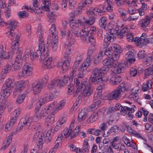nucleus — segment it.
I'll list each match as a JSON object with an SVG mask.
<instances>
[{
    "mask_svg": "<svg viewBox=\"0 0 153 153\" xmlns=\"http://www.w3.org/2000/svg\"><path fill=\"white\" fill-rule=\"evenodd\" d=\"M129 85L124 82L121 83L119 85L111 94L107 95V99L110 100H120L122 95L125 91H128L129 89Z\"/></svg>",
    "mask_w": 153,
    "mask_h": 153,
    "instance_id": "obj_1",
    "label": "nucleus"
},
{
    "mask_svg": "<svg viewBox=\"0 0 153 153\" xmlns=\"http://www.w3.org/2000/svg\"><path fill=\"white\" fill-rule=\"evenodd\" d=\"M19 39V36L17 35L15 38L14 42L12 41L11 43V50L7 54H5V51L4 50V47L2 46V48H0V57L3 58L5 59H8L11 63V61L12 59L13 53L17 50L19 48L18 39Z\"/></svg>",
    "mask_w": 153,
    "mask_h": 153,
    "instance_id": "obj_2",
    "label": "nucleus"
},
{
    "mask_svg": "<svg viewBox=\"0 0 153 153\" xmlns=\"http://www.w3.org/2000/svg\"><path fill=\"white\" fill-rule=\"evenodd\" d=\"M32 121L31 117L22 118L20 121L15 131H13L6 139L5 141L7 145H9L12 141V136L17 134L22 128V127H25V128H27L30 126Z\"/></svg>",
    "mask_w": 153,
    "mask_h": 153,
    "instance_id": "obj_3",
    "label": "nucleus"
},
{
    "mask_svg": "<svg viewBox=\"0 0 153 153\" xmlns=\"http://www.w3.org/2000/svg\"><path fill=\"white\" fill-rule=\"evenodd\" d=\"M94 90L93 87L90 86H86L85 84H81L77 88L74 94V97H78L81 98L82 97H88L91 95Z\"/></svg>",
    "mask_w": 153,
    "mask_h": 153,
    "instance_id": "obj_4",
    "label": "nucleus"
},
{
    "mask_svg": "<svg viewBox=\"0 0 153 153\" xmlns=\"http://www.w3.org/2000/svg\"><path fill=\"white\" fill-rule=\"evenodd\" d=\"M39 48V49L35 52L36 56L37 58H39L41 60H42L43 63L42 65V68L43 70L48 69L51 68L50 65L52 61V59L51 57H48V54L46 55H42V51Z\"/></svg>",
    "mask_w": 153,
    "mask_h": 153,
    "instance_id": "obj_5",
    "label": "nucleus"
},
{
    "mask_svg": "<svg viewBox=\"0 0 153 153\" xmlns=\"http://www.w3.org/2000/svg\"><path fill=\"white\" fill-rule=\"evenodd\" d=\"M20 113L19 109H16L13 112L11 116L10 122L8 123H7L5 126V130L6 131H8L11 129V127L16 122V119L19 116Z\"/></svg>",
    "mask_w": 153,
    "mask_h": 153,
    "instance_id": "obj_6",
    "label": "nucleus"
},
{
    "mask_svg": "<svg viewBox=\"0 0 153 153\" xmlns=\"http://www.w3.org/2000/svg\"><path fill=\"white\" fill-rule=\"evenodd\" d=\"M101 71L100 69L98 68H95L93 69L89 80L90 83L91 82L94 84L95 83L98 78H99L102 75Z\"/></svg>",
    "mask_w": 153,
    "mask_h": 153,
    "instance_id": "obj_7",
    "label": "nucleus"
},
{
    "mask_svg": "<svg viewBox=\"0 0 153 153\" xmlns=\"http://www.w3.org/2000/svg\"><path fill=\"white\" fill-rule=\"evenodd\" d=\"M128 65V62L126 61H121L115 64L114 71H115L116 73L119 74L122 72L125 69Z\"/></svg>",
    "mask_w": 153,
    "mask_h": 153,
    "instance_id": "obj_8",
    "label": "nucleus"
},
{
    "mask_svg": "<svg viewBox=\"0 0 153 153\" xmlns=\"http://www.w3.org/2000/svg\"><path fill=\"white\" fill-rule=\"evenodd\" d=\"M65 100L61 101L58 104H56V102H54L51 103L49 106H48L47 110H52V111H54L56 110H58L62 108L65 103Z\"/></svg>",
    "mask_w": 153,
    "mask_h": 153,
    "instance_id": "obj_9",
    "label": "nucleus"
},
{
    "mask_svg": "<svg viewBox=\"0 0 153 153\" xmlns=\"http://www.w3.org/2000/svg\"><path fill=\"white\" fill-rule=\"evenodd\" d=\"M23 69L21 76L27 77L32 75L33 69L30 65L27 63L25 64L23 66Z\"/></svg>",
    "mask_w": 153,
    "mask_h": 153,
    "instance_id": "obj_10",
    "label": "nucleus"
},
{
    "mask_svg": "<svg viewBox=\"0 0 153 153\" xmlns=\"http://www.w3.org/2000/svg\"><path fill=\"white\" fill-rule=\"evenodd\" d=\"M12 92V90L7 87L4 85H3L1 89L0 92V96L1 97H3L5 99L7 98L10 95Z\"/></svg>",
    "mask_w": 153,
    "mask_h": 153,
    "instance_id": "obj_11",
    "label": "nucleus"
},
{
    "mask_svg": "<svg viewBox=\"0 0 153 153\" xmlns=\"http://www.w3.org/2000/svg\"><path fill=\"white\" fill-rule=\"evenodd\" d=\"M61 127L62 125L60 124V123H57L56 125L54 128V129H51V131H48L46 133L45 140H48L49 141H50L51 139L52 134H53V133H51V132H52V131L53 130V132H56Z\"/></svg>",
    "mask_w": 153,
    "mask_h": 153,
    "instance_id": "obj_12",
    "label": "nucleus"
},
{
    "mask_svg": "<svg viewBox=\"0 0 153 153\" xmlns=\"http://www.w3.org/2000/svg\"><path fill=\"white\" fill-rule=\"evenodd\" d=\"M85 1L84 0H82L79 4V6L78 8H76L75 11L74 13H71L70 16L72 18H73L76 15L80 14L82 12V10L84 8V2Z\"/></svg>",
    "mask_w": 153,
    "mask_h": 153,
    "instance_id": "obj_13",
    "label": "nucleus"
},
{
    "mask_svg": "<svg viewBox=\"0 0 153 153\" xmlns=\"http://www.w3.org/2000/svg\"><path fill=\"white\" fill-rule=\"evenodd\" d=\"M88 111L85 108L82 109L78 115L77 121L81 122L83 121L87 116Z\"/></svg>",
    "mask_w": 153,
    "mask_h": 153,
    "instance_id": "obj_14",
    "label": "nucleus"
},
{
    "mask_svg": "<svg viewBox=\"0 0 153 153\" xmlns=\"http://www.w3.org/2000/svg\"><path fill=\"white\" fill-rule=\"evenodd\" d=\"M134 41L136 42V44L138 46H139V47H142L143 46L146 45L148 44L147 39H146L145 38H135Z\"/></svg>",
    "mask_w": 153,
    "mask_h": 153,
    "instance_id": "obj_15",
    "label": "nucleus"
},
{
    "mask_svg": "<svg viewBox=\"0 0 153 153\" xmlns=\"http://www.w3.org/2000/svg\"><path fill=\"white\" fill-rule=\"evenodd\" d=\"M135 109H136V107L134 105H132L131 108H129L128 106H124L123 107H121L120 109V112L121 114L124 115L127 113V111H131V113H134Z\"/></svg>",
    "mask_w": 153,
    "mask_h": 153,
    "instance_id": "obj_16",
    "label": "nucleus"
},
{
    "mask_svg": "<svg viewBox=\"0 0 153 153\" xmlns=\"http://www.w3.org/2000/svg\"><path fill=\"white\" fill-rule=\"evenodd\" d=\"M71 30H69L68 32V35H67V45L68 47H70L73 45L75 42L76 40L75 39L72 38V34H71Z\"/></svg>",
    "mask_w": 153,
    "mask_h": 153,
    "instance_id": "obj_17",
    "label": "nucleus"
},
{
    "mask_svg": "<svg viewBox=\"0 0 153 153\" xmlns=\"http://www.w3.org/2000/svg\"><path fill=\"white\" fill-rule=\"evenodd\" d=\"M49 13L47 14L48 20L49 22L51 23H54L56 20V16L55 15V13L52 11H50L49 9Z\"/></svg>",
    "mask_w": 153,
    "mask_h": 153,
    "instance_id": "obj_18",
    "label": "nucleus"
},
{
    "mask_svg": "<svg viewBox=\"0 0 153 153\" xmlns=\"http://www.w3.org/2000/svg\"><path fill=\"white\" fill-rule=\"evenodd\" d=\"M112 50L114 54L116 53L117 54H119L122 52V51L121 49V47L120 46L115 44H112L111 45V49L110 51Z\"/></svg>",
    "mask_w": 153,
    "mask_h": 153,
    "instance_id": "obj_19",
    "label": "nucleus"
},
{
    "mask_svg": "<svg viewBox=\"0 0 153 153\" xmlns=\"http://www.w3.org/2000/svg\"><path fill=\"white\" fill-rule=\"evenodd\" d=\"M100 112V111H99L92 114L87 120V122L88 123H91L96 121L99 117L98 114Z\"/></svg>",
    "mask_w": 153,
    "mask_h": 153,
    "instance_id": "obj_20",
    "label": "nucleus"
},
{
    "mask_svg": "<svg viewBox=\"0 0 153 153\" xmlns=\"http://www.w3.org/2000/svg\"><path fill=\"white\" fill-rule=\"evenodd\" d=\"M68 79V78H65V76H64L60 79L56 80L57 86L59 87H61L65 85L67 83Z\"/></svg>",
    "mask_w": 153,
    "mask_h": 153,
    "instance_id": "obj_21",
    "label": "nucleus"
},
{
    "mask_svg": "<svg viewBox=\"0 0 153 153\" xmlns=\"http://www.w3.org/2000/svg\"><path fill=\"white\" fill-rule=\"evenodd\" d=\"M121 80V77L116 75H113L110 79L111 83L113 85H116L119 84Z\"/></svg>",
    "mask_w": 153,
    "mask_h": 153,
    "instance_id": "obj_22",
    "label": "nucleus"
},
{
    "mask_svg": "<svg viewBox=\"0 0 153 153\" xmlns=\"http://www.w3.org/2000/svg\"><path fill=\"white\" fill-rule=\"evenodd\" d=\"M52 116L50 115H48L45 119V121L47 123L46 124L48 126H51L53 124L54 119L53 118V115L52 114V112L51 113Z\"/></svg>",
    "mask_w": 153,
    "mask_h": 153,
    "instance_id": "obj_23",
    "label": "nucleus"
},
{
    "mask_svg": "<svg viewBox=\"0 0 153 153\" xmlns=\"http://www.w3.org/2000/svg\"><path fill=\"white\" fill-rule=\"evenodd\" d=\"M74 123V122L72 121L70 124L69 129L68 128H65L62 131V133L63 134L64 136H65V138L68 137L70 135L73 129V128L71 127V125H73Z\"/></svg>",
    "mask_w": 153,
    "mask_h": 153,
    "instance_id": "obj_24",
    "label": "nucleus"
},
{
    "mask_svg": "<svg viewBox=\"0 0 153 153\" xmlns=\"http://www.w3.org/2000/svg\"><path fill=\"white\" fill-rule=\"evenodd\" d=\"M150 23V20L149 17L146 16L145 19H141L139 23V25L141 27H143L144 26H148Z\"/></svg>",
    "mask_w": 153,
    "mask_h": 153,
    "instance_id": "obj_25",
    "label": "nucleus"
},
{
    "mask_svg": "<svg viewBox=\"0 0 153 153\" xmlns=\"http://www.w3.org/2000/svg\"><path fill=\"white\" fill-rule=\"evenodd\" d=\"M18 23V22L14 20H10L8 21V29L10 30V31H13L14 29L17 27V24Z\"/></svg>",
    "mask_w": 153,
    "mask_h": 153,
    "instance_id": "obj_26",
    "label": "nucleus"
},
{
    "mask_svg": "<svg viewBox=\"0 0 153 153\" xmlns=\"http://www.w3.org/2000/svg\"><path fill=\"white\" fill-rule=\"evenodd\" d=\"M90 61V57H87L82 64V66L80 69L81 70L85 71V70H86L89 65Z\"/></svg>",
    "mask_w": 153,
    "mask_h": 153,
    "instance_id": "obj_27",
    "label": "nucleus"
},
{
    "mask_svg": "<svg viewBox=\"0 0 153 153\" xmlns=\"http://www.w3.org/2000/svg\"><path fill=\"white\" fill-rule=\"evenodd\" d=\"M42 85L39 82H37L34 87H33V91L34 94H36L40 93L41 91Z\"/></svg>",
    "mask_w": 153,
    "mask_h": 153,
    "instance_id": "obj_28",
    "label": "nucleus"
},
{
    "mask_svg": "<svg viewBox=\"0 0 153 153\" xmlns=\"http://www.w3.org/2000/svg\"><path fill=\"white\" fill-rule=\"evenodd\" d=\"M15 51H17L15 61H18V62H22V51L18 48L17 50Z\"/></svg>",
    "mask_w": 153,
    "mask_h": 153,
    "instance_id": "obj_29",
    "label": "nucleus"
},
{
    "mask_svg": "<svg viewBox=\"0 0 153 153\" xmlns=\"http://www.w3.org/2000/svg\"><path fill=\"white\" fill-rule=\"evenodd\" d=\"M56 27L55 25L53 24L49 31V33L52 35V39L57 38V36L56 34Z\"/></svg>",
    "mask_w": 153,
    "mask_h": 153,
    "instance_id": "obj_30",
    "label": "nucleus"
},
{
    "mask_svg": "<svg viewBox=\"0 0 153 153\" xmlns=\"http://www.w3.org/2000/svg\"><path fill=\"white\" fill-rule=\"evenodd\" d=\"M89 139H86L85 140L84 143L83 145L82 149L85 152H89V149L90 148V146L89 145L88 141Z\"/></svg>",
    "mask_w": 153,
    "mask_h": 153,
    "instance_id": "obj_31",
    "label": "nucleus"
},
{
    "mask_svg": "<svg viewBox=\"0 0 153 153\" xmlns=\"http://www.w3.org/2000/svg\"><path fill=\"white\" fill-rule=\"evenodd\" d=\"M97 81L95 84H100L102 82L105 83L108 80V77L106 76H102L99 78H98Z\"/></svg>",
    "mask_w": 153,
    "mask_h": 153,
    "instance_id": "obj_32",
    "label": "nucleus"
},
{
    "mask_svg": "<svg viewBox=\"0 0 153 153\" xmlns=\"http://www.w3.org/2000/svg\"><path fill=\"white\" fill-rule=\"evenodd\" d=\"M106 17L105 16H102L99 20V25L100 27L102 28L105 29L106 24Z\"/></svg>",
    "mask_w": 153,
    "mask_h": 153,
    "instance_id": "obj_33",
    "label": "nucleus"
},
{
    "mask_svg": "<svg viewBox=\"0 0 153 153\" xmlns=\"http://www.w3.org/2000/svg\"><path fill=\"white\" fill-rule=\"evenodd\" d=\"M26 95V93H24L22 95L19 96L16 100V104H19L22 103L23 102Z\"/></svg>",
    "mask_w": 153,
    "mask_h": 153,
    "instance_id": "obj_34",
    "label": "nucleus"
},
{
    "mask_svg": "<svg viewBox=\"0 0 153 153\" xmlns=\"http://www.w3.org/2000/svg\"><path fill=\"white\" fill-rule=\"evenodd\" d=\"M92 32L90 33V35L88 36V40L91 44L94 46L96 45V38L92 35Z\"/></svg>",
    "mask_w": 153,
    "mask_h": 153,
    "instance_id": "obj_35",
    "label": "nucleus"
},
{
    "mask_svg": "<svg viewBox=\"0 0 153 153\" xmlns=\"http://www.w3.org/2000/svg\"><path fill=\"white\" fill-rule=\"evenodd\" d=\"M25 85V81L24 80L19 81L18 82L16 88L22 91L24 88Z\"/></svg>",
    "mask_w": 153,
    "mask_h": 153,
    "instance_id": "obj_36",
    "label": "nucleus"
},
{
    "mask_svg": "<svg viewBox=\"0 0 153 153\" xmlns=\"http://www.w3.org/2000/svg\"><path fill=\"white\" fill-rule=\"evenodd\" d=\"M102 62L104 65L108 66L111 65L113 63V60L111 59L110 56L108 57V58L105 59Z\"/></svg>",
    "mask_w": 153,
    "mask_h": 153,
    "instance_id": "obj_37",
    "label": "nucleus"
},
{
    "mask_svg": "<svg viewBox=\"0 0 153 153\" xmlns=\"http://www.w3.org/2000/svg\"><path fill=\"white\" fill-rule=\"evenodd\" d=\"M58 42L57 38L52 39V50L53 52H55L57 49V45L56 44Z\"/></svg>",
    "mask_w": 153,
    "mask_h": 153,
    "instance_id": "obj_38",
    "label": "nucleus"
},
{
    "mask_svg": "<svg viewBox=\"0 0 153 153\" xmlns=\"http://www.w3.org/2000/svg\"><path fill=\"white\" fill-rule=\"evenodd\" d=\"M71 33H73V34L74 35L76 36V37H83V35H81V30L79 28H77L76 30H72L71 31Z\"/></svg>",
    "mask_w": 153,
    "mask_h": 153,
    "instance_id": "obj_39",
    "label": "nucleus"
},
{
    "mask_svg": "<svg viewBox=\"0 0 153 153\" xmlns=\"http://www.w3.org/2000/svg\"><path fill=\"white\" fill-rule=\"evenodd\" d=\"M7 82V83L5 84H4V85L9 88H10V89L12 90L13 88L14 84V81L11 79H8Z\"/></svg>",
    "mask_w": 153,
    "mask_h": 153,
    "instance_id": "obj_40",
    "label": "nucleus"
},
{
    "mask_svg": "<svg viewBox=\"0 0 153 153\" xmlns=\"http://www.w3.org/2000/svg\"><path fill=\"white\" fill-rule=\"evenodd\" d=\"M144 50H141L139 51L137 54V57L139 59H141L144 58L146 56V54Z\"/></svg>",
    "mask_w": 153,
    "mask_h": 153,
    "instance_id": "obj_41",
    "label": "nucleus"
},
{
    "mask_svg": "<svg viewBox=\"0 0 153 153\" xmlns=\"http://www.w3.org/2000/svg\"><path fill=\"white\" fill-rule=\"evenodd\" d=\"M70 60H69L68 58H67L64 60L62 65V67L63 70L64 69L65 70L67 69L68 67L70 65Z\"/></svg>",
    "mask_w": 153,
    "mask_h": 153,
    "instance_id": "obj_42",
    "label": "nucleus"
},
{
    "mask_svg": "<svg viewBox=\"0 0 153 153\" xmlns=\"http://www.w3.org/2000/svg\"><path fill=\"white\" fill-rule=\"evenodd\" d=\"M39 38V49H42V47H44V50H45V47H44V40L43 36L38 37Z\"/></svg>",
    "mask_w": 153,
    "mask_h": 153,
    "instance_id": "obj_43",
    "label": "nucleus"
},
{
    "mask_svg": "<svg viewBox=\"0 0 153 153\" xmlns=\"http://www.w3.org/2000/svg\"><path fill=\"white\" fill-rule=\"evenodd\" d=\"M47 107L46 108H44L42 109L41 111V114L42 117H46V116L47 117L48 116V112H49L50 111H51L52 110H47Z\"/></svg>",
    "mask_w": 153,
    "mask_h": 153,
    "instance_id": "obj_44",
    "label": "nucleus"
},
{
    "mask_svg": "<svg viewBox=\"0 0 153 153\" xmlns=\"http://www.w3.org/2000/svg\"><path fill=\"white\" fill-rule=\"evenodd\" d=\"M102 99L101 98L100 94L99 93H95L93 98V102L94 103H96L97 101Z\"/></svg>",
    "mask_w": 153,
    "mask_h": 153,
    "instance_id": "obj_45",
    "label": "nucleus"
},
{
    "mask_svg": "<svg viewBox=\"0 0 153 153\" xmlns=\"http://www.w3.org/2000/svg\"><path fill=\"white\" fill-rule=\"evenodd\" d=\"M22 62L15 61L13 64L14 68L16 70H18L22 66Z\"/></svg>",
    "mask_w": 153,
    "mask_h": 153,
    "instance_id": "obj_46",
    "label": "nucleus"
},
{
    "mask_svg": "<svg viewBox=\"0 0 153 153\" xmlns=\"http://www.w3.org/2000/svg\"><path fill=\"white\" fill-rule=\"evenodd\" d=\"M18 14L19 17L20 18H24L28 17V14L26 13L25 11H21L19 12Z\"/></svg>",
    "mask_w": 153,
    "mask_h": 153,
    "instance_id": "obj_47",
    "label": "nucleus"
},
{
    "mask_svg": "<svg viewBox=\"0 0 153 153\" xmlns=\"http://www.w3.org/2000/svg\"><path fill=\"white\" fill-rule=\"evenodd\" d=\"M118 129L119 127L117 126L114 125L109 130L108 133H115L118 131Z\"/></svg>",
    "mask_w": 153,
    "mask_h": 153,
    "instance_id": "obj_48",
    "label": "nucleus"
},
{
    "mask_svg": "<svg viewBox=\"0 0 153 153\" xmlns=\"http://www.w3.org/2000/svg\"><path fill=\"white\" fill-rule=\"evenodd\" d=\"M111 67L105 65L102 67L101 68H100L101 70V72L102 74L106 73L110 69Z\"/></svg>",
    "mask_w": 153,
    "mask_h": 153,
    "instance_id": "obj_49",
    "label": "nucleus"
},
{
    "mask_svg": "<svg viewBox=\"0 0 153 153\" xmlns=\"http://www.w3.org/2000/svg\"><path fill=\"white\" fill-rule=\"evenodd\" d=\"M44 1L43 3L44 4V6L43 7V9H44L46 11H47L49 10V4H51L50 1H47V0H43Z\"/></svg>",
    "mask_w": 153,
    "mask_h": 153,
    "instance_id": "obj_50",
    "label": "nucleus"
},
{
    "mask_svg": "<svg viewBox=\"0 0 153 153\" xmlns=\"http://www.w3.org/2000/svg\"><path fill=\"white\" fill-rule=\"evenodd\" d=\"M74 86L73 84L70 83L68 85V91L67 94L68 95H70L71 94L72 91L74 90Z\"/></svg>",
    "mask_w": 153,
    "mask_h": 153,
    "instance_id": "obj_51",
    "label": "nucleus"
},
{
    "mask_svg": "<svg viewBox=\"0 0 153 153\" xmlns=\"http://www.w3.org/2000/svg\"><path fill=\"white\" fill-rule=\"evenodd\" d=\"M78 22L81 25H82V24L83 23V22L84 23V24L91 25V24H93L94 23V19H92L91 20H86L85 22L84 21L83 22H82L81 20H79V21Z\"/></svg>",
    "mask_w": 153,
    "mask_h": 153,
    "instance_id": "obj_52",
    "label": "nucleus"
},
{
    "mask_svg": "<svg viewBox=\"0 0 153 153\" xmlns=\"http://www.w3.org/2000/svg\"><path fill=\"white\" fill-rule=\"evenodd\" d=\"M119 55L117 54L116 53L114 54L111 55V56H110V58L111 59L113 60V63L116 62L117 60L118 59L119 57Z\"/></svg>",
    "mask_w": 153,
    "mask_h": 153,
    "instance_id": "obj_53",
    "label": "nucleus"
},
{
    "mask_svg": "<svg viewBox=\"0 0 153 153\" xmlns=\"http://www.w3.org/2000/svg\"><path fill=\"white\" fill-rule=\"evenodd\" d=\"M145 128L148 132H151L153 130L152 126L149 123L146 124L145 125Z\"/></svg>",
    "mask_w": 153,
    "mask_h": 153,
    "instance_id": "obj_54",
    "label": "nucleus"
},
{
    "mask_svg": "<svg viewBox=\"0 0 153 153\" xmlns=\"http://www.w3.org/2000/svg\"><path fill=\"white\" fill-rule=\"evenodd\" d=\"M110 49L111 46L109 47L108 49H106L104 52L105 54L108 57L111 56L112 54H113L112 50L110 51Z\"/></svg>",
    "mask_w": 153,
    "mask_h": 153,
    "instance_id": "obj_55",
    "label": "nucleus"
},
{
    "mask_svg": "<svg viewBox=\"0 0 153 153\" xmlns=\"http://www.w3.org/2000/svg\"><path fill=\"white\" fill-rule=\"evenodd\" d=\"M153 72V68L149 67L147 69L145 70V75L146 76H149L152 74Z\"/></svg>",
    "mask_w": 153,
    "mask_h": 153,
    "instance_id": "obj_56",
    "label": "nucleus"
},
{
    "mask_svg": "<svg viewBox=\"0 0 153 153\" xmlns=\"http://www.w3.org/2000/svg\"><path fill=\"white\" fill-rule=\"evenodd\" d=\"M9 31L6 33V34L8 37L11 40H12L14 38L15 33H14V31H10V30L8 29Z\"/></svg>",
    "mask_w": 153,
    "mask_h": 153,
    "instance_id": "obj_57",
    "label": "nucleus"
},
{
    "mask_svg": "<svg viewBox=\"0 0 153 153\" xmlns=\"http://www.w3.org/2000/svg\"><path fill=\"white\" fill-rule=\"evenodd\" d=\"M12 67L11 65L9 64H7L4 68V73L6 74H7L10 71Z\"/></svg>",
    "mask_w": 153,
    "mask_h": 153,
    "instance_id": "obj_58",
    "label": "nucleus"
},
{
    "mask_svg": "<svg viewBox=\"0 0 153 153\" xmlns=\"http://www.w3.org/2000/svg\"><path fill=\"white\" fill-rule=\"evenodd\" d=\"M115 111V108H114V107H112L108 109L106 112V114L111 116L112 113Z\"/></svg>",
    "mask_w": 153,
    "mask_h": 153,
    "instance_id": "obj_59",
    "label": "nucleus"
},
{
    "mask_svg": "<svg viewBox=\"0 0 153 153\" xmlns=\"http://www.w3.org/2000/svg\"><path fill=\"white\" fill-rule=\"evenodd\" d=\"M127 29L126 28H123L120 31V33L118 34V35L120 36V38H122L124 35V34L126 33L127 31Z\"/></svg>",
    "mask_w": 153,
    "mask_h": 153,
    "instance_id": "obj_60",
    "label": "nucleus"
},
{
    "mask_svg": "<svg viewBox=\"0 0 153 153\" xmlns=\"http://www.w3.org/2000/svg\"><path fill=\"white\" fill-rule=\"evenodd\" d=\"M107 1L108 2V5L107 7H105V9L106 10L108 11V12H110L112 10V6L110 5L111 2L109 0H107Z\"/></svg>",
    "mask_w": 153,
    "mask_h": 153,
    "instance_id": "obj_61",
    "label": "nucleus"
},
{
    "mask_svg": "<svg viewBox=\"0 0 153 153\" xmlns=\"http://www.w3.org/2000/svg\"><path fill=\"white\" fill-rule=\"evenodd\" d=\"M137 70L133 68H131L130 69V74L131 75L133 76H135L137 74Z\"/></svg>",
    "mask_w": 153,
    "mask_h": 153,
    "instance_id": "obj_62",
    "label": "nucleus"
},
{
    "mask_svg": "<svg viewBox=\"0 0 153 153\" xmlns=\"http://www.w3.org/2000/svg\"><path fill=\"white\" fill-rule=\"evenodd\" d=\"M79 71L77 75L78 78L82 79L85 76L84 71L81 70L80 69L79 70Z\"/></svg>",
    "mask_w": 153,
    "mask_h": 153,
    "instance_id": "obj_63",
    "label": "nucleus"
},
{
    "mask_svg": "<svg viewBox=\"0 0 153 153\" xmlns=\"http://www.w3.org/2000/svg\"><path fill=\"white\" fill-rule=\"evenodd\" d=\"M45 97L46 99L47 102H49L53 99L55 98V97L52 94H50L48 96Z\"/></svg>",
    "mask_w": 153,
    "mask_h": 153,
    "instance_id": "obj_64",
    "label": "nucleus"
}]
</instances>
